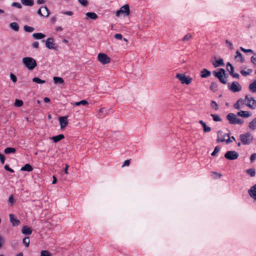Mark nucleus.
<instances>
[{"label":"nucleus","mask_w":256,"mask_h":256,"mask_svg":"<svg viewBox=\"0 0 256 256\" xmlns=\"http://www.w3.org/2000/svg\"><path fill=\"white\" fill-rule=\"evenodd\" d=\"M23 64L30 70H33L37 66L36 60L32 57H25L22 59Z\"/></svg>","instance_id":"1"},{"label":"nucleus","mask_w":256,"mask_h":256,"mask_svg":"<svg viewBox=\"0 0 256 256\" xmlns=\"http://www.w3.org/2000/svg\"><path fill=\"white\" fill-rule=\"evenodd\" d=\"M240 140L242 144L244 145H248L252 142L254 137L252 134L250 133L246 132L240 136Z\"/></svg>","instance_id":"2"},{"label":"nucleus","mask_w":256,"mask_h":256,"mask_svg":"<svg viewBox=\"0 0 256 256\" xmlns=\"http://www.w3.org/2000/svg\"><path fill=\"white\" fill-rule=\"evenodd\" d=\"M130 13L129 6L128 4L122 6L119 10H117L116 15L117 17H120L122 15L128 16Z\"/></svg>","instance_id":"3"},{"label":"nucleus","mask_w":256,"mask_h":256,"mask_svg":"<svg viewBox=\"0 0 256 256\" xmlns=\"http://www.w3.org/2000/svg\"><path fill=\"white\" fill-rule=\"evenodd\" d=\"M226 118L230 124H242L243 123V121L238 118L233 113H230L228 114L226 116Z\"/></svg>","instance_id":"4"},{"label":"nucleus","mask_w":256,"mask_h":256,"mask_svg":"<svg viewBox=\"0 0 256 256\" xmlns=\"http://www.w3.org/2000/svg\"><path fill=\"white\" fill-rule=\"evenodd\" d=\"M177 78L180 80L182 84H190L192 81V78L184 74H177Z\"/></svg>","instance_id":"5"},{"label":"nucleus","mask_w":256,"mask_h":256,"mask_svg":"<svg viewBox=\"0 0 256 256\" xmlns=\"http://www.w3.org/2000/svg\"><path fill=\"white\" fill-rule=\"evenodd\" d=\"M214 74L216 77L218 78L222 84L226 83V80L225 76V71L222 68H220L217 72H214Z\"/></svg>","instance_id":"6"},{"label":"nucleus","mask_w":256,"mask_h":256,"mask_svg":"<svg viewBox=\"0 0 256 256\" xmlns=\"http://www.w3.org/2000/svg\"><path fill=\"white\" fill-rule=\"evenodd\" d=\"M228 89L233 92H240L242 90V86L237 82H234L231 84H228Z\"/></svg>","instance_id":"7"},{"label":"nucleus","mask_w":256,"mask_h":256,"mask_svg":"<svg viewBox=\"0 0 256 256\" xmlns=\"http://www.w3.org/2000/svg\"><path fill=\"white\" fill-rule=\"evenodd\" d=\"M238 153L234 150L228 151L224 154L225 158L228 160H236L238 158Z\"/></svg>","instance_id":"8"},{"label":"nucleus","mask_w":256,"mask_h":256,"mask_svg":"<svg viewBox=\"0 0 256 256\" xmlns=\"http://www.w3.org/2000/svg\"><path fill=\"white\" fill-rule=\"evenodd\" d=\"M98 59L103 64H106L110 62V58L105 54L100 53L98 55Z\"/></svg>","instance_id":"9"},{"label":"nucleus","mask_w":256,"mask_h":256,"mask_svg":"<svg viewBox=\"0 0 256 256\" xmlns=\"http://www.w3.org/2000/svg\"><path fill=\"white\" fill-rule=\"evenodd\" d=\"M244 100V102H246V106L250 108L251 109H254V104L256 103V100L252 97L248 95H246L245 96V98Z\"/></svg>","instance_id":"10"},{"label":"nucleus","mask_w":256,"mask_h":256,"mask_svg":"<svg viewBox=\"0 0 256 256\" xmlns=\"http://www.w3.org/2000/svg\"><path fill=\"white\" fill-rule=\"evenodd\" d=\"M224 136H227L228 138L226 139L224 138H221V136H222V131H218V142H226V144H229L232 142V139L230 138L229 134H225Z\"/></svg>","instance_id":"11"},{"label":"nucleus","mask_w":256,"mask_h":256,"mask_svg":"<svg viewBox=\"0 0 256 256\" xmlns=\"http://www.w3.org/2000/svg\"><path fill=\"white\" fill-rule=\"evenodd\" d=\"M46 46L50 50H56V48L54 42V40L52 38H47L46 41Z\"/></svg>","instance_id":"12"},{"label":"nucleus","mask_w":256,"mask_h":256,"mask_svg":"<svg viewBox=\"0 0 256 256\" xmlns=\"http://www.w3.org/2000/svg\"><path fill=\"white\" fill-rule=\"evenodd\" d=\"M248 194L254 201H256V184L250 187L248 190Z\"/></svg>","instance_id":"13"},{"label":"nucleus","mask_w":256,"mask_h":256,"mask_svg":"<svg viewBox=\"0 0 256 256\" xmlns=\"http://www.w3.org/2000/svg\"><path fill=\"white\" fill-rule=\"evenodd\" d=\"M58 120L60 122V126L61 128H64L68 124V117L67 116H61L60 117L58 118Z\"/></svg>","instance_id":"14"},{"label":"nucleus","mask_w":256,"mask_h":256,"mask_svg":"<svg viewBox=\"0 0 256 256\" xmlns=\"http://www.w3.org/2000/svg\"><path fill=\"white\" fill-rule=\"evenodd\" d=\"M10 220L14 226H18L19 225L20 220L12 214H9Z\"/></svg>","instance_id":"15"},{"label":"nucleus","mask_w":256,"mask_h":256,"mask_svg":"<svg viewBox=\"0 0 256 256\" xmlns=\"http://www.w3.org/2000/svg\"><path fill=\"white\" fill-rule=\"evenodd\" d=\"M86 20L92 19L93 20H95L97 19V18L98 17V15L95 12H88L86 14Z\"/></svg>","instance_id":"16"},{"label":"nucleus","mask_w":256,"mask_h":256,"mask_svg":"<svg viewBox=\"0 0 256 256\" xmlns=\"http://www.w3.org/2000/svg\"><path fill=\"white\" fill-rule=\"evenodd\" d=\"M237 115L242 118H248L252 114L248 111L240 110L238 112Z\"/></svg>","instance_id":"17"},{"label":"nucleus","mask_w":256,"mask_h":256,"mask_svg":"<svg viewBox=\"0 0 256 256\" xmlns=\"http://www.w3.org/2000/svg\"><path fill=\"white\" fill-rule=\"evenodd\" d=\"M244 104V100L240 98L238 102L234 105V107L236 110H240L242 108V106Z\"/></svg>","instance_id":"18"},{"label":"nucleus","mask_w":256,"mask_h":256,"mask_svg":"<svg viewBox=\"0 0 256 256\" xmlns=\"http://www.w3.org/2000/svg\"><path fill=\"white\" fill-rule=\"evenodd\" d=\"M22 232L25 235H30L32 232V230L27 226H24L22 228Z\"/></svg>","instance_id":"19"},{"label":"nucleus","mask_w":256,"mask_h":256,"mask_svg":"<svg viewBox=\"0 0 256 256\" xmlns=\"http://www.w3.org/2000/svg\"><path fill=\"white\" fill-rule=\"evenodd\" d=\"M45 36V34L41 32L34 33L32 34V37L36 40H41L44 38Z\"/></svg>","instance_id":"20"},{"label":"nucleus","mask_w":256,"mask_h":256,"mask_svg":"<svg viewBox=\"0 0 256 256\" xmlns=\"http://www.w3.org/2000/svg\"><path fill=\"white\" fill-rule=\"evenodd\" d=\"M199 123L204 128L203 130L204 132H209L211 130V128L207 126L204 121L200 120L199 121Z\"/></svg>","instance_id":"21"},{"label":"nucleus","mask_w":256,"mask_h":256,"mask_svg":"<svg viewBox=\"0 0 256 256\" xmlns=\"http://www.w3.org/2000/svg\"><path fill=\"white\" fill-rule=\"evenodd\" d=\"M22 4L26 6H32L34 4V0H20Z\"/></svg>","instance_id":"22"},{"label":"nucleus","mask_w":256,"mask_h":256,"mask_svg":"<svg viewBox=\"0 0 256 256\" xmlns=\"http://www.w3.org/2000/svg\"><path fill=\"white\" fill-rule=\"evenodd\" d=\"M248 128L252 130H254L256 129V118H254L249 122Z\"/></svg>","instance_id":"23"},{"label":"nucleus","mask_w":256,"mask_h":256,"mask_svg":"<svg viewBox=\"0 0 256 256\" xmlns=\"http://www.w3.org/2000/svg\"><path fill=\"white\" fill-rule=\"evenodd\" d=\"M235 59L236 60H238L240 62H244V59L242 57V54L238 50H237L236 52V55L235 56Z\"/></svg>","instance_id":"24"},{"label":"nucleus","mask_w":256,"mask_h":256,"mask_svg":"<svg viewBox=\"0 0 256 256\" xmlns=\"http://www.w3.org/2000/svg\"><path fill=\"white\" fill-rule=\"evenodd\" d=\"M33 170L32 167L28 164H26L24 166L20 168L22 171L31 172Z\"/></svg>","instance_id":"25"},{"label":"nucleus","mask_w":256,"mask_h":256,"mask_svg":"<svg viewBox=\"0 0 256 256\" xmlns=\"http://www.w3.org/2000/svg\"><path fill=\"white\" fill-rule=\"evenodd\" d=\"M210 75V72L206 69H204L200 74V76L202 78H206Z\"/></svg>","instance_id":"26"},{"label":"nucleus","mask_w":256,"mask_h":256,"mask_svg":"<svg viewBox=\"0 0 256 256\" xmlns=\"http://www.w3.org/2000/svg\"><path fill=\"white\" fill-rule=\"evenodd\" d=\"M213 65L214 67H218L220 66H224V60L222 58H220L214 62H213Z\"/></svg>","instance_id":"27"},{"label":"nucleus","mask_w":256,"mask_h":256,"mask_svg":"<svg viewBox=\"0 0 256 256\" xmlns=\"http://www.w3.org/2000/svg\"><path fill=\"white\" fill-rule=\"evenodd\" d=\"M42 12L43 13L44 17H48L50 14V10L46 6H42Z\"/></svg>","instance_id":"28"},{"label":"nucleus","mask_w":256,"mask_h":256,"mask_svg":"<svg viewBox=\"0 0 256 256\" xmlns=\"http://www.w3.org/2000/svg\"><path fill=\"white\" fill-rule=\"evenodd\" d=\"M64 138V136L62 134H59V135H58V136H52V139L54 140V142H57L60 141V140H62V139H63Z\"/></svg>","instance_id":"29"},{"label":"nucleus","mask_w":256,"mask_h":256,"mask_svg":"<svg viewBox=\"0 0 256 256\" xmlns=\"http://www.w3.org/2000/svg\"><path fill=\"white\" fill-rule=\"evenodd\" d=\"M10 27L16 32H18L19 30V26L16 22H13L10 24Z\"/></svg>","instance_id":"30"},{"label":"nucleus","mask_w":256,"mask_h":256,"mask_svg":"<svg viewBox=\"0 0 256 256\" xmlns=\"http://www.w3.org/2000/svg\"><path fill=\"white\" fill-rule=\"evenodd\" d=\"M249 89L252 92H256V80L249 85Z\"/></svg>","instance_id":"31"},{"label":"nucleus","mask_w":256,"mask_h":256,"mask_svg":"<svg viewBox=\"0 0 256 256\" xmlns=\"http://www.w3.org/2000/svg\"><path fill=\"white\" fill-rule=\"evenodd\" d=\"M53 80H54V84H62L64 82L63 78L60 77L54 76L53 78Z\"/></svg>","instance_id":"32"},{"label":"nucleus","mask_w":256,"mask_h":256,"mask_svg":"<svg viewBox=\"0 0 256 256\" xmlns=\"http://www.w3.org/2000/svg\"><path fill=\"white\" fill-rule=\"evenodd\" d=\"M16 151V150L14 148H6L4 149V152L6 154H10L11 153H14Z\"/></svg>","instance_id":"33"},{"label":"nucleus","mask_w":256,"mask_h":256,"mask_svg":"<svg viewBox=\"0 0 256 256\" xmlns=\"http://www.w3.org/2000/svg\"><path fill=\"white\" fill-rule=\"evenodd\" d=\"M88 102L87 100H82L80 102H76L74 105V106H79L80 105H82V106H86V105H88Z\"/></svg>","instance_id":"34"},{"label":"nucleus","mask_w":256,"mask_h":256,"mask_svg":"<svg viewBox=\"0 0 256 256\" xmlns=\"http://www.w3.org/2000/svg\"><path fill=\"white\" fill-rule=\"evenodd\" d=\"M246 173L250 176H254L256 174V170L254 168H249L246 170Z\"/></svg>","instance_id":"35"},{"label":"nucleus","mask_w":256,"mask_h":256,"mask_svg":"<svg viewBox=\"0 0 256 256\" xmlns=\"http://www.w3.org/2000/svg\"><path fill=\"white\" fill-rule=\"evenodd\" d=\"M32 81L36 83H37V84H44L46 81L44 80H40L39 78L38 77H34L33 78H32Z\"/></svg>","instance_id":"36"},{"label":"nucleus","mask_w":256,"mask_h":256,"mask_svg":"<svg viewBox=\"0 0 256 256\" xmlns=\"http://www.w3.org/2000/svg\"><path fill=\"white\" fill-rule=\"evenodd\" d=\"M226 68L227 70L228 71L230 74H232V72L234 71V68L232 66L230 63L228 62L226 64Z\"/></svg>","instance_id":"37"},{"label":"nucleus","mask_w":256,"mask_h":256,"mask_svg":"<svg viewBox=\"0 0 256 256\" xmlns=\"http://www.w3.org/2000/svg\"><path fill=\"white\" fill-rule=\"evenodd\" d=\"M24 29L25 32H32L34 30V28L30 26H24Z\"/></svg>","instance_id":"38"},{"label":"nucleus","mask_w":256,"mask_h":256,"mask_svg":"<svg viewBox=\"0 0 256 256\" xmlns=\"http://www.w3.org/2000/svg\"><path fill=\"white\" fill-rule=\"evenodd\" d=\"M23 104V102L22 100H16L14 102V106L16 107H20L22 106Z\"/></svg>","instance_id":"39"},{"label":"nucleus","mask_w":256,"mask_h":256,"mask_svg":"<svg viewBox=\"0 0 256 256\" xmlns=\"http://www.w3.org/2000/svg\"><path fill=\"white\" fill-rule=\"evenodd\" d=\"M40 256H52L50 253L47 250H43L40 252Z\"/></svg>","instance_id":"40"},{"label":"nucleus","mask_w":256,"mask_h":256,"mask_svg":"<svg viewBox=\"0 0 256 256\" xmlns=\"http://www.w3.org/2000/svg\"><path fill=\"white\" fill-rule=\"evenodd\" d=\"M210 116L212 118V119L215 122H220L221 121V118L218 115H215L214 114H211Z\"/></svg>","instance_id":"41"},{"label":"nucleus","mask_w":256,"mask_h":256,"mask_svg":"<svg viewBox=\"0 0 256 256\" xmlns=\"http://www.w3.org/2000/svg\"><path fill=\"white\" fill-rule=\"evenodd\" d=\"M23 244L26 247H28L30 244V239L29 238H25L22 240Z\"/></svg>","instance_id":"42"},{"label":"nucleus","mask_w":256,"mask_h":256,"mask_svg":"<svg viewBox=\"0 0 256 256\" xmlns=\"http://www.w3.org/2000/svg\"><path fill=\"white\" fill-rule=\"evenodd\" d=\"M12 6L20 9L22 8V4L19 2H14L12 4Z\"/></svg>","instance_id":"43"},{"label":"nucleus","mask_w":256,"mask_h":256,"mask_svg":"<svg viewBox=\"0 0 256 256\" xmlns=\"http://www.w3.org/2000/svg\"><path fill=\"white\" fill-rule=\"evenodd\" d=\"M10 80H12V82H14V83H16L17 81V78L16 76L14 74H12V72H11L10 74Z\"/></svg>","instance_id":"44"},{"label":"nucleus","mask_w":256,"mask_h":256,"mask_svg":"<svg viewBox=\"0 0 256 256\" xmlns=\"http://www.w3.org/2000/svg\"><path fill=\"white\" fill-rule=\"evenodd\" d=\"M192 38V36L190 34H186L184 37V38H182V41H188L190 40L191 38Z\"/></svg>","instance_id":"45"},{"label":"nucleus","mask_w":256,"mask_h":256,"mask_svg":"<svg viewBox=\"0 0 256 256\" xmlns=\"http://www.w3.org/2000/svg\"><path fill=\"white\" fill-rule=\"evenodd\" d=\"M210 106L216 110L218 108V105L215 101H212L211 102Z\"/></svg>","instance_id":"46"},{"label":"nucleus","mask_w":256,"mask_h":256,"mask_svg":"<svg viewBox=\"0 0 256 256\" xmlns=\"http://www.w3.org/2000/svg\"><path fill=\"white\" fill-rule=\"evenodd\" d=\"M60 14H64V15L72 16L73 14V12H72L71 11L62 10L60 12Z\"/></svg>","instance_id":"47"},{"label":"nucleus","mask_w":256,"mask_h":256,"mask_svg":"<svg viewBox=\"0 0 256 256\" xmlns=\"http://www.w3.org/2000/svg\"><path fill=\"white\" fill-rule=\"evenodd\" d=\"M251 72V70H248V71H246L244 70H242L240 72V73L242 75L244 76H247L250 74V72Z\"/></svg>","instance_id":"48"},{"label":"nucleus","mask_w":256,"mask_h":256,"mask_svg":"<svg viewBox=\"0 0 256 256\" xmlns=\"http://www.w3.org/2000/svg\"><path fill=\"white\" fill-rule=\"evenodd\" d=\"M78 2L82 6H86L88 4L87 0H78Z\"/></svg>","instance_id":"49"},{"label":"nucleus","mask_w":256,"mask_h":256,"mask_svg":"<svg viewBox=\"0 0 256 256\" xmlns=\"http://www.w3.org/2000/svg\"><path fill=\"white\" fill-rule=\"evenodd\" d=\"M220 148L218 146H216L214 148V150L213 151V152L212 153L211 155L212 156H214L220 151Z\"/></svg>","instance_id":"50"},{"label":"nucleus","mask_w":256,"mask_h":256,"mask_svg":"<svg viewBox=\"0 0 256 256\" xmlns=\"http://www.w3.org/2000/svg\"><path fill=\"white\" fill-rule=\"evenodd\" d=\"M226 43L228 44V46L230 47V50H232L234 48V46H233V45L232 44L231 42H230L229 40H226Z\"/></svg>","instance_id":"51"},{"label":"nucleus","mask_w":256,"mask_h":256,"mask_svg":"<svg viewBox=\"0 0 256 256\" xmlns=\"http://www.w3.org/2000/svg\"><path fill=\"white\" fill-rule=\"evenodd\" d=\"M256 153L252 154L250 156V162H252L256 160Z\"/></svg>","instance_id":"52"},{"label":"nucleus","mask_w":256,"mask_h":256,"mask_svg":"<svg viewBox=\"0 0 256 256\" xmlns=\"http://www.w3.org/2000/svg\"><path fill=\"white\" fill-rule=\"evenodd\" d=\"M114 38L118 40H122V36L120 34H116L114 35Z\"/></svg>","instance_id":"53"},{"label":"nucleus","mask_w":256,"mask_h":256,"mask_svg":"<svg viewBox=\"0 0 256 256\" xmlns=\"http://www.w3.org/2000/svg\"><path fill=\"white\" fill-rule=\"evenodd\" d=\"M240 50L244 52H252V50L250 49H245L242 47H240Z\"/></svg>","instance_id":"54"},{"label":"nucleus","mask_w":256,"mask_h":256,"mask_svg":"<svg viewBox=\"0 0 256 256\" xmlns=\"http://www.w3.org/2000/svg\"><path fill=\"white\" fill-rule=\"evenodd\" d=\"M4 169L10 172H14V170L12 169L11 168H10L8 165H6L4 166Z\"/></svg>","instance_id":"55"},{"label":"nucleus","mask_w":256,"mask_h":256,"mask_svg":"<svg viewBox=\"0 0 256 256\" xmlns=\"http://www.w3.org/2000/svg\"><path fill=\"white\" fill-rule=\"evenodd\" d=\"M130 164V160H126L124 162V163L123 164L122 166V167H124V166H128Z\"/></svg>","instance_id":"56"},{"label":"nucleus","mask_w":256,"mask_h":256,"mask_svg":"<svg viewBox=\"0 0 256 256\" xmlns=\"http://www.w3.org/2000/svg\"><path fill=\"white\" fill-rule=\"evenodd\" d=\"M38 46L39 43L38 42H34L32 44V46L34 48H38Z\"/></svg>","instance_id":"57"},{"label":"nucleus","mask_w":256,"mask_h":256,"mask_svg":"<svg viewBox=\"0 0 256 256\" xmlns=\"http://www.w3.org/2000/svg\"><path fill=\"white\" fill-rule=\"evenodd\" d=\"M4 160H5V159H4V156L0 153V162L2 164H4Z\"/></svg>","instance_id":"58"},{"label":"nucleus","mask_w":256,"mask_h":256,"mask_svg":"<svg viewBox=\"0 0 256 256\" xmlns=\"http://www.w3.org/2000/svg\"><path fill=\"white\" fill-rule=\"evenodd\" d=\"M4 240L3 238H0V249L2 247L4 244Z\"/></svg>","instance_id":"59"},{"label":"nucleus","mask_w":256,"mask_h":256,"mask_svg":"<svg viewBox=\"0 0 256 256\" xmlns=\"http://www.w3.org/2000/svg\"><path fill=\"white\" fill-rule=\"evenodd\" d=\"M42 7L39 8V10L38 11V15H40V16L44 17L43 13L42 12Z\"/></svg>","instance_id":"60"},{"label":"nucleus","mask_w":256,"mask_h":256,"mask_svg":"<svg viewBox=\"0 0 256 256\" xmlns=\"http://www.w3.org/2000/svg\"><path fill=\"white\" fill-rule=\"evenodd\" d=\"M251 62L254 64H256V58H255L254 56H252L251 58Z\"/></svg>","instance_id":"61"},{"label":"nucleus","mask_w":256,"mask_h":256,"mask_svg":"<svg viewBox=\"0 0 256 256\" xmlns=\"http://www.w3.org/2000/svg\"><path fill=\"white\" fill-rule=\"evenodd\" d=\"M8 201L11 204H12L14 202V198H13V196H10V197H9V198H8Z\"/></svg>","instance_id":"62"},{"label":"nucleus","mask_w":256,"mask_h":256,"mask_svg":"<svg viewBox=\"0 0 256 256\" xmlns=\"http://www.w3.org/2000/svg\"><path fill=\"white\" fill-rule=\"evenodd\" d=\"M234 78H238L239 77V75L238 74H235L234 73V72H232V74H230Z\"/></svg>","instance_id":"63"},{"label":"nucleus","mask_w":256,"mask_h":256,"mask_svg":"<svg viewBox=\"0 0 256 256\" xmlns=\"http://www.w3.org/2000/svg\"><path fill=\"white\" fill-rule=\"evenodd\" d=\"M44 101L45 102L48 103V102H50V99L48 98L45 97V98H44Z\"/></svg>","instance_id":"64"}]
</instances>
